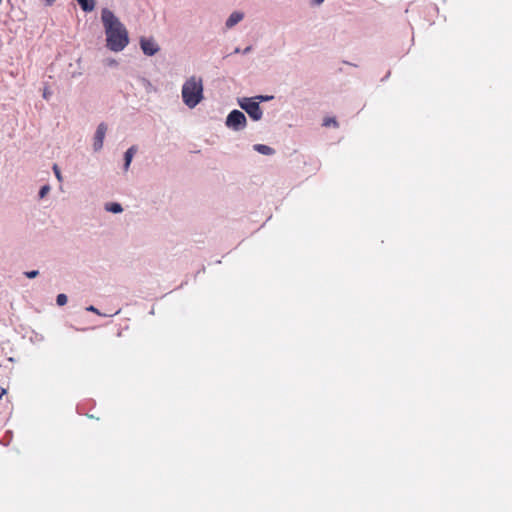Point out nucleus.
<instances>
[{
  "label": "nucleus",
  "instance_id": "obj_1",
  "mask_svg": "<svg viewBox=\"0 0 512 512\" xmlns=\"http://www.w3.org/2000/svg\"><path fill=\"white\" fill-rule=\"evenodd\" d=\"M101 19L106 34V46L114 52L122 51L129 43L127 29L109 9L102 10Z\"/></svg>",
  "mask_w": 512,
  "mask_h": 512
},
{
  "label": "nucleus",
  "instance_id": "obj_2",
  "mask_svg": "<svg viewBox=\"0 0 512 512\" xmlns=\"http://www.w3.org/2000/svg\"><path fill=\"white\" fill-rule=\"evenodd\" d=\"M182 99L189 108H194L203 99V81L200 77L191 76L182 86Z\"/></svg>",
  "mask_w": 512,
  "mask_h": 512
},
{
  "label": "nucleus",
  "instance_id": "obj_3",
  "mask_svg": "<svg viewBox=\"0 0 512 512\" xmlns=\"http://www.w3.org/2000/svg\"><path fill=\"white\" fill-rule=\"evenodd\" d=\"M226 125L233 130H242L246 126V117L239 110H233L226 119Z\"/></svg>",
  "mask_w": 512,
  "mask_h": 512
},
{
  "label": "nucleus",
  "instance_id": "obj_4",
  "mask_svg": "<svg viewBox=\"0 0 512 512\" xmlns=\"http://www.w3.org/2000/svg\"><path fill=\"white\" fill-rule=\"evenodd\" d=\"M240 106L253 120L257 121L261 119L263 113L258 102L251 98H244L240 102Z\"/></svg>",
  "mask_w": 512,
  "mask_h": 512
},
{
  "label": "nucleus",
  "instance_id": "obj_5",
  "mask_svg": "<svg viewBox=\"0 0 512 512\" xmlns=\"http://www.w3.org/2000/svg\"><path fill=\"white\" fill-rule=\"evenodd\" d=\"M107 131V126L104 123L99 124L97 127L95 136H94V143L93 147L95 151H99L103 147V142L105 138V134Z\"/></svg>",
  "mask_w": 512,
  "mask_h": 512
},
{
  "label": "nucleus",
  "instance_id": "obj_6",
  "mask_svg": "<svg viewBox=\"0 0 512 512\" xmlns=\"http://www.w3.org/2000/svg\"><path fill=\"white\" fill-rule=\"evenodd\" d=\"M141 49L143 50L144 54L148 56H152L156 54L159 50L158 45L154 42L153 39H146L141 38L140 40Z\"/></svg>",
  "mask_w": 512,
  "mask_h": 512
},
{
  "label": "nucleus",
  "instance_id": "obj_7",
  "mask_svg": "<svg viewBox=\"0 0 512 512\" xmlns=\"http://www.w3.org/2000/svg\"><path fill=\"white\" fill-rule=\"evenodd\" d=\"M137 151V148L136 146H131L126 152H125V163H124V169L127 171L130 164H131V161L133 159V156L135 155Z\"/></svg>",
  "mask_w": 512,
  "mask_h": 512
},
{
  "label": "nucleus",
  "instance_id": "obj_8",
  "mask_svg": "<svg viewBox=\"0 0 512 512\" xmlns=\"http://www.w3.org/2000/svg\"><path fill=\"white\" fill-rule=\"evenodd\" d=\"M243 19V14L240 12H234L230 15V17L226 21V26L228 28L233 27L238 22H240Z\"/></svg>",
  "mask_w": 512,
  "mask_h": 512
},
{
  "label": "nucleus",
  "instance_id": "obj_9",
  "mask_svg": "<svg viewBox=\"0 0 512 512\" xmlns=\"http://www.w3.org/2000/svg\"><path fill=\"white\" fill-rule=\"evenodd\" d=\"M254 149L263 155H272L274 153L273 148L264 144H256Z\"/></svg>",
  "mask_w": 512,
  "mask_h": 512
},
{
  "label": "nucleus",
  "instance_id": "obj_10",
  "mask_svg": "<svg viewBox=\"0 0 512 512\" xmlns=\"http://www.w3.org/2000/svg\"><path fill=\"white\" fill-rule=\"evenodd\" d=\"M84 11L90 12L94 9V0H77Z\"/></svg>",
  "mask_w": 512,
  "mask_h": 512
},
{
  "label": "nucleus",
  "instance_id": "obj_11",
  "mask_svg": "<svg viewBox=\"0 0 512 512\" xmlns=\"http://www.w3.org/2000/svg\"><path fill=\"white\" fill-rule=\"evenodd\" d=\"M106 210L113 213H120L123 209L119 203H109L106 205Z\"/></svg>",
  "mask_w": 512,
  "mask_h": 512
},
{
  "label": "nucleus",
  "instance_id": "obj_12",
  "mask_svg": "<svg viewBox=\"0 0 512 512\" xmlns=\"http://www.w3.org/2000/svg\"><path fill=\"white\" fill-rule=\"evenodd\" d=\"M322 125L324 127L333 126V127L337 128L338 127V122H337V120L334 117H326V118H324Z\"/></svg>",
  "mask_w": 512,
  "mask_h": 512
},
{
  "label": "nucleus",
  "instance_id": "obj_13",
  "mask_svg": "<svg viewBox=\"0 0 512 512\" xmlns=\"http://www.w3.org/2000/svg\"><path fill=\"white\" fill-rule=\"evenodd\" d=\"M56 302L59 306H63L67 303V296L65 294H59L56 298Z\"/></svg>",
  "mask_w": 512,
  "mask_h": 512
},
{
  "label": "nucleus",
  "instance_id": "obj_14",
  "mask_svg": "<svg viewBox=\"0 0 512 512\" xmlns=\"http://www.w3.org/2000/svg\"><path fill=\"white\" fill-rule=\"evenodd\" d=\"M49 190H50L49 186H47V185L43 186V187L40 189V191H39V196H40V198L45 197V196H46V194L49 192Z\"/></svg>",
  "mask_w": 512,
  "mask_h": 512
},
{
  "label": "nucleus",
  "instance_id": "obj_15",
  "mask_svg": "<svg viewBox=\"0 0 512 512\" xmlns=\"http://www.w3.org/2000/svg\"><path fill=\"white\" fill-rule=\"evenodd\" d=\"M53 170H54V173H55L57 179L61 180L62 179L61 173H60V170H59V168H58V166L56 164L53 166Z\"/></svg>",
  "mask_w": 512,
  "mask_h": 512
},
{
  "label": "nucleus",
  "instance_id": "obj_16",
  "mask_svg": "<svg viewBox=\"0 0 512 512\" xmlns=\"http://www.w3.org/2000/svg\"><path fill=\"white\" fill-rule=\"evenodd\" d=\"M25 275L28 278H34L38 275V271L37 270L29 271V272H26Z\"/></svg>",
  "mask_w": 512,
  "mask_h": 512
},
{
  "label": "nucleus",
  "instance_id": "obj_17",
  "mask_svg": "<svg viewBox=\"0 0 512 512\" xmlns=\"http://www.w3.org/2000/svg\"><path fill=\"white\" fill-rule=\"evenodd\" d=\"M47 5H52L55 0H44Z\"/></svg>",
  "mask_w": 512,
  "mask_h": 512
},
{
  "label": "nucleus",
  "instance_id": "obj_18",
  "mask_svg": "<svg viewBox=\"0 0 512 512\" xmlns=\"http://www.w3.org/2000/svg\"><path fill=\"white\" fill-rule=\"evenodd\" d=\"M88 310H89V311L96 312V309H95L93 306H90V307L88 308Z\"/></svg>",
  "mask_w": 512,
  "mask_h": 512
},
{
  "label": "nucleus",
  "instance_id": "obj_19",
  "mask_svg": "<svg viewBox=\"0 0 512 512\" xmlns=\"http://www.w3.org/2000/svg\"><path fill=\"white\" fill-rule=\"evenodd\" d=\"M317 4L321 3L323 0H314Z\"/></svg>",
  "mask_w": 512,
  "mask_h": 512
}]
</instances>
